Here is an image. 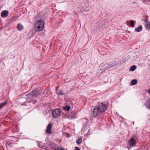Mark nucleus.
Returning <instances> with one entry per match:
<instances>
[{
	"instance_id": "f257e3e1",
	"label": "nucleus",
	"mask_w": 150,
	"mask_h": 150,
	"mask_svg": "<svg viewBox=\"0 0 150 150\" xmlns=\"http://www.w3.org/2000/svg\"><path fill=\"white\" fill-rule=\"evenodd\" d=\"M107 106H106L104 102L99 104L98 106L96 107L93 111V116L96 117L98 115H100L104 112L107 109Z\"/></svg>"
},
{
	"instance_id": "f03ea898",
	"label": "nucleus",
	"mask_w": 150,
	"mask_h": 150,
	"mask_svg": "<svg viewBox=\"0 0 150 150\" xmlns=\"http://www.w3.org/2000/svg\"><path fill=\"white\" fill-rule=\"evenodd\" d=\"M44 23L41 20H38L36 21L35 24V28L38 31L42 30L44 28Z\"/></svg>"
},
{
	"instance_id": "7ed1b4c3",
	"label": "nucleus",
	"mask_w": 150,
	"mask_h": 150,
	"mask_svg": "<svg viewBox=\"0 0 150 150\" xmlns=\"http://www.w3.org/2000/svg\"><path fill=\"white\" fill-rule=\"evenodd\" d=\"M61 111L59 109H55L52 112V115L53 117L57 118L60 115Z\"/></svg>"
},
{
	"instance_id": "20e7f679",
	"label": "nucleus",
	"mask_w": 150,
	"mask_h": 150,
	"mask_svg": "<svg viewBox=\"0 0 150 150\" xmlns=\"http://www.w3.org/2000/svg\"><path fill=\"white\" fill-rule=\"evenodd\" d=\"M42 91V89L38 88L34 89L32 91V92L33 95V96H34L35 97H36L40 94Z\"/></svg>"
},
{
	"instance_id": "39448f33",
	"label": "nucleus",
	"mask_w": 150,
	"mask_h": 150,
	"mask_svg": "<svg viewBox=\"0 0 150 150\" xmlns=\"http://www.w3.org/2000/svg\"><path fill=\"white\" fill-rule=\"evenodd\" d=\"M109 64H105L102 65L100 70L102 71H104L106 70L110 69Z\"/></svg>"
},
{
	"instance_id": "423d86ee",
	"label": "nucleus",
	"mask_w": 150,
	"mask_h": 150,
	"mask_svg": "<svg viewBox=\"0 0 150 150\" xmlns=\"http://www.w3.org/2000/svg\"><path fill=\"white\" fill-rule=\"evenodd\" d=\"M26 98L24 97L21 98H20V102H19L21 106H26L27 105L26 104L28 103V101H26Z\"/></svg>"
},
{
	"instance_id": "0eeeda50",
	"label": "nucleus",
	"mask_w": 150,
	"mask_h": 150,
	"mask_svg": "<svg viewBox=\"0 0 150 150\" xmlns=\"http://www.w3.org/2000/svg\"><path fill=\"white\" fill-rule=\"evenodd\" d=\"M128 143L130 146L133 147L135 145L136 140L133 138H130L129 141Z\"/></svg>"
},
{
	"instance_id": "6e6552de",
	"label": "nucleus",
	"mask_w": 150,
	"mask_h": 150,
	"mask_svg": "<svg viewBox=\"0 0 150 150\" xmlns=\"http://www.w3.org/2000/svg\"><path fill=\"white\" fill-rule=\"evenodd\" d=\"M52 127V125L50 123L47 125V128L45 131V132L48 134H50L51 133V129Z\"/></svg>"
},
{
	"instance_id": "1a4fd4ad",
	"label": "nucleus",
	"mask_w": 150,
	"mask_h": 150,
	"mask_svg": "<svg viewBox=\"0 0 150 150\" xmlns=\"http://www.w3.org/2000/svg\"><path fill=\"white\" fill-rule=\"evenodd\" d=\"M8 11L7 10L3 11L1 13V16L2 18H5L8 16Z\"/></svg>"
},
{
	"instance_id": "9d476101",
	"label": "nucleus",
	"mask_w": 150,
	"mask_h": 150,
	"mask_svg": "<svg viewBox=\"0 0 150 150\" xmlns=\"http://www.w3.org/2000/svg\"><path fill=\"white\" fill-rule=\"evenodd\" d=\"M118 64V62H111L109 64L110 69L113 68L114 67L117 66Z\"/></svg>"
},
{
	"instance_id": "9b49d317",
	"label": "nucleus",
	"mask_w": 150,
	"mask_h": 150,
	"mask_svg": "<svg viewBox=\"0 0 150 150\" xmlns=\"http://www.w3.org/2000/svg\"><path fill=\"white\" fill-rule=\"evenodd\" d=\"M26 96L27 98L30 99L33 98V97H35L34 96H33V95L32 92L30 93H28L27 95H26Z\"/></svg>"
},
{
	"instance_id": "f8f14e48",
	"label": "nucleus",
	"mask_w": 150,
	"mask_h": 150,
	"mask_svg": "<svg viewBox=\"0 0 150 150\" xmlns=\"http://www.w3.org/2000/svg\"><path fill=\"white\" fill-rule=\"evenodd\" d=\"M146 107L148 109H150V100H148L145 104Z\"/></svg>"
},
{
	"instance_id": "ddd939ff",
	"label": "nucleus",
	"mask_w": 150,
	"mask_h": 150,
	"mask_svg": "<svg viewBox=\"0 0 150 150\" xmlns=\"http://www.w3.org/2000/svg\"><path fill=\"white\" fill-rule=\"evenodd\" d=\"M142 29V27L141 25H139L138 27L135 28V30L136 32H140Z\"/></svg>"
},
{
	"instance_id": "4468645a",
	"label": "nucleus",
	"mask_w": 150,
	"mask_h": 150,
	"mask_svg": "<svg viewBox=\"0 0 150 150\" xmlns=\"http://www.w3.org/2000/svg\"><path fill=\"white\" fill-rule=\"evenodd\" d=\"M23 26L22 24L19 23L17 26V28L18 30H21L23 29Z\"/></svg>"
},
{
	"instance_id": "2eb2a0df",
	"label": "nucleus",
	"mask_w": 150,
	"mask_h": 150,
	"mask_svg": "<svg viewBox=\"0 0 150 150\" xmlns=\"http://www.w3.org/2000/svg\"><path fill=\"white\" fill-rule=\"evenodd\" d=\"M56 92L57 94L59 95H63L65 94L64 93L63 91L61 89L59 91L57 90Z\"/></svg>"
},
{
	"instance_id": "dca6fc26",
	"label": "nucleus",
	"mask_w": 150,
	"mask_h": 150,
	"mask_svg": "<svg viewBox=\"0 0 150 150\" xmlns=\"http://www.w3.org/2000/svg\"><path fill=\"white\" fill-rule=\"evenodd\" d=\"M82 142V138L81 137H79L76 141V143L79 144Z\"/></svg>"
},
{
	"instance_id": "f3484780",
	"label": "nucleus",
	"mask_w": 150,
	"mask_h": 150,
	"mask_svg": "<svg viewBox=\"0 0 150 150\" xmlns=\"http://www.w3.org/2000/svg\"><path fill=\"white\" fill-rule=\"evenodd\" d=\"M129 21L131 27L132 28L134 27V21L133 20H131Z\"/></svg>"
},
{
	"instance_id": "a211bd4d",
	"label": "nucleus",
	"mask_w": 150,
	"mask_h": 150,
	"mask_svg": "<svg viewBox=\"0 0 150 150\" xmlns=\"http://www.w3.org/2000/svg\"><path fill=\"white\" fill-rule=\"evenodd\" d=\"M146 29H150V22L148 21L146 23Z\"/></svg>"
},
{
	"instance_id": "6ab92c4d",
	"label": "nucleus",
	"mask_w": 150,
	"mask_h": 150,
	"mask_svg": "<svg viewBox=\"0 0 150 150\" xmlns=\"http://www.w3.org/2000/svg\"><path fill=\"white\" fill-rule=\"evenodd\" d=\"M131 82L132 85H134L136 84L137 83V81L136 79H133L132 81Z\"/></svg>"
},
{
	"instance_id": "aec40b11",
	"label": "nucleus",
	"mask_w": 150,
	"mask_h": 150,
	"mask_svg": "<svg viewBox=\"0 0 150 150\" xmlns=\"http://www.w3.org/2000/svg\"><path fill=\"white\" fill-rule=\"evenodd\" d=\"M136 68V66L133 65L131 67L130 69V70L131 71H133L135 70Z\"/></svg>"
},
{
	"instance_id": "412c9836",
	"label": "nucleus",
	"mask_w": 150,
	"mask_h": 150,
	"mask_svg": "<svg viewBox=\"0 0 150 150\" xmlns=\"http://www.w3.org/2000/svg\"><path fill=\"white\" fill-rule=\"evenodd\" d=\"M64 109L65 110L68 111L70 109V107L69 106L66 105L65 107H64Z\"/></svg>"
},
{
	"instance_id": "4be33fe9",
	"label": "nucleus",
	"mask_w": 150,
	"mask_h": 150,
	"mask_svg": "<svg viewBox=\"0 0 150 150\" xmlns=\"http://www.w3.org/2000/svg\"><path fill=\"white\" fill-rule=\"evenodd\" d=\"M7 102H5L0 103V109L4 106H5L7 104Z\"/></svg>"
},
{
	"instance_id": "5701e85b",
	"label": "nucleus",
	"mask_w": 150,
	"mask_h": 150,
	"mask_svg": "<svg viewBox=\"0 0 150 150\" xmlns=\"http://www.w3.org/2000/svg\"><path fill=\"white\" fill-rule=\"evenodd\" d=\"M49 145L52 148L54 147V144L53 143L51 142L49 144Z\"/></svg>"
},
{
	"instance_id": "b1692460",
	"label": "nucleus",
	"mask_w": 150,
	"mask_h": 150,
	"mask_svg": "<svg viewBox=\"0 0 150 150\" xmlns=\"http://www.w3.org/2000/svg\"><path fill=\"white\" fill-rule=\"evenodd\" d=\"M37 101L35 100H31L30 101V102H31L33 104H35L36 103Z\"/></svg>"
},
{
	"instance_id": "393cba45",
	"label": "nucleus",
	"mask_w": 150,
	"mask_h": 150,
	"mask_svg": "<svg viewBox=\"0 0 150 150\" xmlns=\"http://www.w3.org/2000/svg\"><path fill=\"white\" fill-rule=\"evenodd\" d=\"M54 150H64L63 149H61L60 147H58L55 148Z\"/></svg>"
},
{
	"instance_id": "a878e982",
	"label": "nucleus",
	"mask_w": 150,
	"mask_h": 150,
	"mask_svg": "<svg viewBox=\"0 0 150 150\" xmlns=\"http://www.w3.org/2000/svg\"><path fill=\"white\" fill-rule=\"evenodd\" d=\"M49 91L48 90H46L44 91V93L45 95H47L48 94Z\"/></svg>"
},
{
	"instance_id": "bb28decb",
	"label": "nucleus",
	"mask_w": 150,
	"mask_h": 150,
	"mask_svg": "<svg viewBox=\"0 0 150 150\" xmlns=\"http://www.w3.org/2000/svg\"><path fill=\"white\" fill-rule=\"evenodd\" d=\"M4 60V58H1L0 60V62H2Z\"/></svg>"
},
{
	"instance_id": "cd10ccee",
	"label": "nucleus",
	"mask_w": 150,
	"mask_h": 150,
	"mask_svg": "<svg viewBox=\"0 0 150 150\" xmlns=\"http://www.w3.org/2000/svg\"><path fill=\"white\" fill-rule=\"evenodd\" d=\"M75 150H80V149L78 147H76L75 148Z\"/></svg>"
},
{
	"instance_id": "c85d7f7f",
	"label": "nucleus",
	"mask_w": 150,
	"mask_h": 150,
	"mask_svg": "<svg viewBox=\"0 0 150 150\" xmlns=\"http://www.w3.org/2000/svg\"><path fill=\"white\" fill-rule=\"evenodd\" d=\"M144 21V22H147H147H148V20H147V19H145Z\"/></svg>"
},
{
	"instance_id": "c756f323",
	"label": "nucleus",
	"mask_w": 150,
	"mask_h": 150,
	"mask_svg": "<svg viewBox=\"0 0 150 150\" xmlns=\"http://www.w3.org/2000/svg\"><path fill=\"white\" fill-rule=\"evenodd\" d=\"M42 150H48L47 149L45 148H44Z\"/></svg>"
},
{
	"instance_id": "7c9ffc66",
	"label": "nucleus",
	"mask_w": 150,
	"mask_h": 150,
	"mask_svg": "<svg viewBox=\"0 0 150 150\" xmlns=\"http://www.w3.org/2000/svg\"><path fill=\"white\" fill-rule=\"evenodd\" d=\"M148 93L149 94H150V89L148 91Z\"/></svg>"
},
{
	"instance_id": "2f4dec72",
	"label": "nucleus",
	"mask_w": 150,
	"mask_h": 150,
	"mask_svg": "<svg viewBox=\"0 0 150 150\" xmlns=\"http://www.w3.org/2000/svg\"><path fill=\"white\" fill-rule=\"evenodd\" d=\"M145 17L146 18V19H147V18H148V16H146Z\"/></svg>"
},
{
	"instance_id": "473e14b6",
	"label": "nucleus",
	"mask_w": 150,
	"mask_h": 150,
	"mask_svg": "<svg viewBox=\"0 0 150 150\" xmlns=\"http://www.w3.org/2000/svg\"><path fill=\"white\" fill-rule=\"evenodd\" d=\"M58 88V86L56 87V90H57V88ZM56 91H57V90H56Z\"/></svg>"
}]
</instances>
